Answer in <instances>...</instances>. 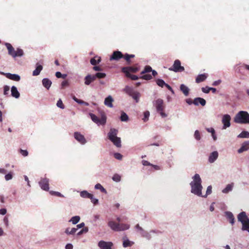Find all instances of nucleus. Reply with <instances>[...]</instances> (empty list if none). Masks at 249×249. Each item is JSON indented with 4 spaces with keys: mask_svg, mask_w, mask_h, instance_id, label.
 I'll return each instance as SVG.
<instances>
[{
    "mask_svg": "<svg viewBox=\"0 0 249 249\" xmlns=\"http://www.w3.org/2000/svg\"><path fill=\"white\" fill-rule=\"evenodd\" d=\"M218 153L217 151H214L212 152L209 158V161L210 162H213L217 158Z\"/></svg>",
    "mask_w": 249,
    "mask_h": 249,
    "instance_id": "b1692460",
    "label": "nucleus"
},
{
    "mask_svg": "<svg viewBox=\"0 0 249 249\" xmlns=\"http://www.w3.org/2000/svg\"><path fill=\"white\" fill-rule=\"evenodd\" d=\"M124 54L122 53L119 51H114L110 57V60H115L118 61L120 59L123 58Z\"/></svg>",
    "mask_w": 249,
    "mask_h": 249,
    "instance_id": "f8f14e48",
    "label": "nucleus"
},
{
    "mask_svg": "<svg viewBox=\"0 0 249 249\" xmlns=\"http://www.w3.org/2000/svg\"><path fill=\"white\" fill-rule=\"evenodd\" d=\"M69 85V83L67 81H64L61 83V86L62 88H64Z\"/></svg>",
    "mask_w": 249,
    "mask_h": 249,
    "instance_id": "69168bd1",
    "label": "nucleus"
},
{
    "mask_svg": "<svg viewBox=\"0 0 249 249\" xmlns=\"http://www.w3.org/2000/svg\"><path fill=\"white\" fill-rule=\"evenodd\" d=\"M156 83H157V84L161 87V88H163L164 86H165L166 83H165V82L162 80V79H158L157 81H156Z\"/></svg>",
    "mask_w": 249,
    "mask_h": 249,
    "instance_id": "a18cd8bd",
    "label": "nucleus"
},
{
    "mask_svg": "<svg viewBox=\"0 0 249 249\" xmlns=\"http://www.w3.org/2000/svg\"><path fill=\"white\" fill-rule=\"evenodd\" d=\"M134 244V242L130 241L129 240L127 239L123 242V247L124 248H126L128 247H131Z\"/></svg>",
    "mask_w": 249,
    "mask_h": 249,
    "instance_id": "72a5a7b5",
    "label": "nucleus"
},
{
    "mask_svg": "<svg viewBox=\"0 0 249 249\" xmlns=\"http://www.w3.org/2000/svg\"><path fill=\"white\" fill-rule=\"evenodd\" d=\"M65 249H73V246L71 244H68L65 247Z\"/></svg>",
    "mask_w": 249,
    "mask_h": 249,
    "instance_id": "774afa93",
    "label": "nucleus"
},
{
    "mask_svg": "<svg viewBox=\"0 0 249 249\" xmlns=\"http://www.w3.org/2000/svg\"><path fill=\"white\" fill-rule=\"evenodd\" d=\"M74 138L82 144H84L87 141L84 136L81 133L76 132L74 133Z\"/></svg>",
    "mask_w": 249,
    "mask_h": 249,
    "instance_id": "2eb2a0df",
    "label": "nucleus"
},
{
    "mask_svg": "<svg viewBox=\"0 0 249 249\" xmlns=\"http://www.w3.org/2000/svg\"><path fill=\"white\" fill-rule=\"evenodd\" d=\"M89 115L92 121L98 125H104L106 123L107 117L104 112L101 113V118H99L95 114L91 113H90Z\"/></svg>",
    "mask_w": 249,
    "mask_h": 249,
    "instance_id": "0eeeda50",
    "label": "nucleus"
},
{
    "mask_svg": "<svg viewBox=\"0 0 249 249\" xmlns=\"http://www.w3.org/2000/svg\"><path fill=\"white\" fill-rule=\"evenodd\" d=\"M206 102L205 99L200 97H197L193 100V104L196 106H198L200 104L202 106H205Z\"/></svg>",
    "mask_w": 249,
    "mask_h": 249,
    "instance_id": "f3484780",
    "label": "nucleus"
},
{
    "mask_svg": "<svg viewBox=\"0 0 249 249\" xmlns=\"http://www.w3.org/2000/svg\"><path fill=\"white\" fill-rule=\"evenodd\" d=\"M73 99L77 103H78V104H85V105L86 106H88L89 105V104L88 103H86V102H85L84 101H82V100H79L77 98H76L75 96H74L73 97Z\"/></svg>",
    "mask_w": 249,
    "mask_h": 249,
    "instance_id": "de8ad7c7",
    "label": "nucleus"
},
{
    "mask_svg": "<svg viewBox=\"0 0 249 249\" xmlns=\"http://www.w3.org/2000/svg\"><path fill=\"white\" fill-rule=\"evenodd\" d=\"M201 183V179L199 175L197 174H195L193 177V181L190 183L191 192L198 196H202L201 195L202 186Z\"/></svg>",
    "mask_w": 249,
    "mask_h": 249,
    "instance_id": "f257e3e1",
    "label": "nucleus"
},
{
    "mask_svg": "<svg viewBox=\"0 0 249 249\" xmlns=\"http://www.w3.org/2000/svg\"><path fill=\"white\" fill-rule=\"evenodd\" d=\"M231 119V116L228 114H225L223 116V118L222 119V122L223 124V129H226V128L230 126Z\"/></svg>",
    "mask_w": 249,
    "mask_h": 249,
    "instance_id": "ddd939ff",
    "label": "nucleus"
},
{
    "mask_svg": "<svg viewBox=\"0 0 249 249\" xmlns=\"http://www.w3.org/2000/svg\"><path fill=\"white\" fill-rule=\"evenodd\" d=\"M210 87L206 86V87L202 88L201 90L204 93H208L210 91Z\"/></svg>",
    "mask_w": 249,
    "mask_h": 249,
    "instance_id": "13d9d810",
    "label": "nucleus"
},
{
    "mask_svg": "<svg viewBox=\"0 0 249 249\" xmlns=\"http://www.w3.org/2000/svg\"><path fill=\"white\" fill-rule=\"evenodd\" d=\"M12 178H13V174L12 172H10L5 176V178L6 180H10Z\"/></svg>",
    "mask_w": 249,
    "mask_h": 249,
    "instance_id": "6e6d98bb",
    "label": "nucleus"
},
{
    "mask_svg": "<svg viewBox=\"0 0 249 249\" xmlns=\"http://www.w3.org/2000/svg\"><path fill=\"white\" fill-rule=\"evenodd\" d=\"M136 228L138 229L141 231V234L144 237H147L148 235V233L143 231L142 227H141L139 224H137L135 226Z\"/></svg>",
    "mask_w": 249,
    "mask_h": 249,
    "instance_id": "c9c22d12",
    "label": "nucleus"
},
{
    "mask_svg": "<svg viewBox=\"0 0 249 249\" xmlns=\"http://www.w3.org/2000/svg\"><path fill=\"white\" fill-rule=\"evenodd\" d=\"M101 61V58L100 57L95 56L93 58H92L90 60V63L94 66L96 65L97 64H99Z\"/></svg>",
    "mask_w": 249,
    "mask_h": 249,
    "instance_id": "c756f323",
    "label": "nucleus"
},
{
    "mask_svg": "<svg viewBox=\"0 0 249 249\" xmlns=\"http://www.w3.org/2000/svg\"><path fill=\"white\" fill-rule=\"evenodd\" d=\"M212 130V137L213 139V140L214 141H215L216 140V135L215 134V130L214 129H211Z\"/></svg>",
    "mask_w": 249,
    "mask_h": 249,
    "instance_id": "338daca9",
    "label": "nucleus"
},
{
    "mask_svg": "<svg viewBox=\"0 0 249 249\" xmlns=\"http://www.w3.org/2000/svg\"><path fill=\"white\" fill-rule=\"evenodd\" d=\"M39 185L42 190L48 191L49 190V179L46 178H41L39 182Z\"/></svg>",
    "mask_w": 249,
    "mask_h": 249,
    "instance_id": "9b49d317",
    "label": "nucleus"
},
{
    "mask_svg": "<svg viewBox=\"0 0 249 249\" xmlns=\"http://www.w3.org/2000/svg\"><path fill=\"white\" fill-rule=\"evenodd\" d=\"M19 153H20L24 157H26L28 155V152L26 150L19 149Z\"/></svg>",
    "mask_w": 249,
    "mask_h": 249,
    "instance_id": "603ef678",
    "label": "nucleus"
},
{
    "mask_svg": "<svg viewBox=\"0 0 249 249\" xmlns=\"http://www.w3.org/2000/svg\"><path fill=\"white\" fill-rule=\"evenodd\" d=\"M113 144L117 147H121V141L120 138L117 137L114 139L113 141H111Z\"/></svg>",
    "mask_w": 249,
    "mask_h": 249,
    "instance_id": "7c9ffc66",
    "label": "nucleus"
},
{
    "mask_svg": "<svg viewBox=\"0 0 249 249\" xmlns=\"http://www.w3.org/2000/svg\"><path fill=\"white\" fill-rule=\"evenodd\" d=\"M7 77L16 81H18L20 80V76L16 74L7 73Z\"/></svg>",
    "mask_w": 249,
    "mask_h": 249,
    "instance_id": "c85d7f7f",
    "label": "nucleus"
},
{
    "mask_svg": "<svg viewBox=\"0 0 249 249\" xmlns=\"http://www.w3.org/2000/svg\"><path fill=\"white\" fill-rule=\"evenodd\" d=\"M118 130L115 128H111L108 133V138L109 140L113 141V139L117 138Z\"/></svg>",
    "mask_w": 249,
    "mask_h": 249,
    "instance_id": "dca6fc26",
    "label": "nucleus"
},
{
    "mask_svg": "<svg viewBox=\"0 0 249 249\" xmlns=\"http://www.w3.org/2000/svg\"><path fill=\"white\" fill-rule=\"evenodd\" d=\"M93 75H94L95 79L97 78H99V79H101V78H105L106 76V74L105 73L97 72Z\"/></svg>",
    "mask_w": 249,
    "mask_h": 249,
    "instance_id": "4c0bfd02",
    "label": "nucleus"
},
{
    "mask_svg": "<svg viewBox=\"0 0 249 249\" xmlns=\"http://www.w3.org/2000/svg\"><path fill=\"white\" fill-rule=\"evenodd\" d=\"M112 179L118 182L121 180V176L118 174H114L112 177Z\"/></svg>",
    "mask_w": 249,
    "mask_h": 249,
    "instance_id": "8fccbe9b",
    "label": "nucleus"
},
{
    "mask_svg": "<svg viewBox=\"0 0 249 249\" xmlns=\"http://www.w3.org/2000/svg\"><path fill=\"white\" fill-rule=\"evenodd\" d=\"M91 200V201L94 204H97L98 203V200L97 199L94 198L93 197V196L92 195V198H89Z\"/></svg>",
    "mask_w": 249,
    "mask_h": 249,
    "instance_id": "e2e57ef3",
    "label": "nucleus"
},
{
    "mask_svg": "<svg viewBox=\"0 0 249 249\" xmlns=\"http://www.w3.org/2000/svg\"><path fill=\"white\" fill-rule=\"evenodd\" d=\"M249 149V141L244 142L241 147L238 150L239 153H241Z\"/></svg>",
    "mask_w": 249,
    "mask_h": 249,
    "instance_id": "aec40b11",
    "label": "nucleus"
},
{
    "mask_svg": "<svg viewBox=\"0 0 249 249\" xmlns=\"http://www.w3.org/2000/svg\"><path fill=\"white\" fill-rule=\"evenodd\" d=\"M49 193L52 196H58V197H64L63 195H62L60 193H59L58 192L50 191L49 192Z\"/></svg>",
    "mask_w": 249,
    "mask_h": 249,
    "instance_id": "37998d69",
    "label": "nucleus"
},
{
    "mask_svg": "<svg viewBox=\"0 0 249 249\" xmlns=\"http://www.w3.org/2000/svg\"><path fill=\"white\" fill-rule=\"evenodd\" d=\"M80 217L79 216H73L71 220H70V222H71L72 224H77L80 220Z\"/></svg>",
    "mask_w": 249,
    "mask_h": 249,
    "instance_id": "58836bf2",
    "label": "nucleus"
},
{
    "mask_svg": "<svg viewBox=\"0 0 249 249\" xmlns=\"http://www.w3.org/2000/svg\"><path fill=\"white\" fill-rule=\"evenodd\" d=\"M95 80L93 75L88 74L84 78V83L86 85H89Z\"/></svg>",
    "mask_w": 249,
    "mask_h": 249,
    "instance_id": "a211bd4d",
    "label": "nucleus"
},
{
    "mask_svg": "<svg viewBox=\"0 0 249 249\" xmlns=\"http://www.w3.org/2000/svg\"><path fill=\"white\" fill-rule=\"evenodd\" d=\"M108 226L113 231H121L129 229V226L125 224L117 223L113 221H110L108 223Z\"/></svg>",
    "mask_w": 249,
    "mask_h": 249,
    "instance_id": "423d86ee",
    "label": "nucleus"
},
{
    "mask_svg": "<svg viewBox=\"0 0 249 249\" xmlns=\"http://www.w3.org/2000/svg\"><path fill=\"white\" fill-rule=\"evenodd\" d=\"M142 75L141 77V78L142 79H144L146 80H150L152 78V75L149 74H142Z\"/></svg>",
    "mask_w": 249,
    "mask_h": 249,
    "instance_id": "c03bdc74",
    "label": "nucleus"
},
{
    "mask_svg": "<svg viewBox=\"0 0 249 249\" xmlns=\"http://www.w3.org/2000/svg\"><path fill=\"white\" fill-rule=\"evenodd\" d=\"M5 45L8 50V54L12 57L15 58L16 57H21L23 55V51L20 48H17L15 51L14 47L10 43H5Z\"/></svg>",
    "mask_w": 249,
    "mask_h": 249,
    "instance_id": "39448f33",
    "label": "nucleus"
},
{
    "mask_svg": "<svg viewBox=\"0 0 249 249\" xmlns=\"http://www.w3.org/2000/svg\"><path fill=\"white\" fill-rule=\"evenodd\" d=\"M180 89L186 96H187L189 94V89L185 85L181 84L180 86Z\"/></svg>",
    "mask_w": 249,
    "mask_h": 249,
    "instance_id": "393cba45",
    "label": "nucleus"
},
{
    "mask_svg": "<svg viewBox=\"0 0 249 249\" xmlns=\"http://www.w3.org/2000/svg\"><path fill=\"white\" fill-rule=\"evenodd\" d=\"M144 117L142 119L144 122H146L148 120V118L150 115V113L148 111H146L143 113Z\"/></svg>",
    "mask_w": 249,
    "mask_h": 249,
    "instance_id": "09e8293b",
    "label": "nucleus"
},
{
    "mask_svg": "<svg viewBox=\"0 0 249 249\" xmlns=\"http://www.w3.org/2000/svg\"><path fill=\"white\" fill-rule=\"evenodd\" d=\"M142 163L144 166H151L152 165V164L150 163L149 161L145 160H142Z\"/></svg>",
    "mask_w": 249,
    "mask_h": 249,
    "instance_id": "680f3d73",
    "label": "nucleus"
},
{
    "mask_svg": "<svg viewBox=\"0 0 249 249\" xmlns=\"http://www.w3.org/2000/svg\"><path fill=\"white\" fill-rule=\"evenodd\" d=\"M234 122L238 124H249V114L245 111H239L234 117Z\"/></svg>",
    "mask_w": 249,
    "mask_h": 249,
    "instance_id": "f03ea898",
    "label": "nucleus"
},
{
    "mask_svg": "<svg viewBox=\"0 0 249 249\" xmlns=\"http://www.w3.org/2000/svg\"><path fill=\"white\" fill-rule=\"evenodd\" d=\"M212 187L211 186H209L208 187H207V191H206V194L203 196V197H206L208 195H209L210 194H211L212 193Z\"/></svg>",
    "mask_w": 249,
    "mask_h": 249,
    "instance_id": "bf43d9fd",
    "label": "nucleus"
},
{
    "mask_svg": "<svg viewBox=\"0 0 249 249\" xmlns=\"http://www.w3.org/2000/svg\"><path fill=\"white\" fill-rule=\"evenodd\" d=\"M80 196L83 198H92V194L88 193L86 191H82L80 193Z\"/></svg>",
    "mask_w": 249,
    "mask_h": 249,
    "instance_id": "2f4dec72",
    "label": "nucleus"
},
{
    "mask_svg": "<svg viewBox=\"0 0 249 249\" xmlns=\"http://www.w3.org/2000/svg\"><path fill=\"white\" fill-rule=\"evenodd\" d=\"M239 138H249V132L246 131H242L238 136Z\"/></svg>",
    "mask_w": 249,
    "mask_h": 249,
    "instance_id": "e433bc0d",
    "label": "nucleus"
},
{
    "mask_svg": "<svg viewBox=\"0 0 249 249\" xmlns=\"http://www.w3.org/2000/svg\"><path fill=\"white\" fill-rule=\"evenodd\" d=\"M152 68L150 66H146L144 70L141 72V74H143L146 73L151 72L152 71Z\"/></svg>",
    "mask_w": 249,
    "mask_h": 249,
    "instance_id": "79ce46f5",
    "label": "nucleus"
},
{
    "mask_svg": "<svg viewBox=\"0 0 249 249\" xmlns=\"http://www.w3.org/2000/svg\"><path fill=\"white\" fill-rule=\"evenodd\" d=\"M10 88L8 86H5L4 87V94L7 95L9 93Z\"/></svg>",
    "mask_w": 249,
    "mask_h": 249,
    "instance_id": "052dcab7",
    "label": "nucleus"
},
{
    "mask_svg": "<svg viewBox=\"0 0 249 249\" xmlns=\"http://www.w3.org/2000/svg\"><path fill=\"white\" fill-rule=\"evenodd\" d=\"M55 76L57 78H65L67 75H66V74L62 75L60 72L57 71L55 73Z\"/></svg>",
    "mask_w": 249,
    "mask_h": 249,
    "instance_id": "5fc2aeb1",
    "label": "nucleus"
},
{
    "mask_svg": "<svg viewBox=\"0 0 249 249\" xmlns=\"http://www.w3.org/2000/svg\"><path fill=\"white\" fill-rule=\"evenodd\" d=\"M140 69L138 64H135L133 66L124 67L122 68L121 71L125 74H131L132 73H136Z\"/></svg>",
    "mask_w": 249,
    "mask_h": 249,
    "instance_id": "1a4fd4ad",
    "label": "nucleus"
},
{
    "mask_svg": "<svg viewBox=\"0 0 249 249\" xmlns=\"http://www.w3.org/2000/svg\"><path fill=\"white\" fill-rule=\"evenodd\" d=\"M165 87H166L170 91H171L173 94L174 93V91L173 89L170 85H169L168 84L166 83Z\"/></svg>",
    "mask_w": 249,
    "mask_h": 249,
    "instance_id": "0e129e2a",
    "label": "nucleus"
},
{
    "mask_svg": "<svg viewBox=\"0 0 249 249\" xmlns=\"http://www.w3.org/2000/svg\"><path fill=\"white\" fill-rule=\"evenodd\" d=\"M169 70L171 71H173L176 72H182L184 71V67L181 65V62L178 59H176L172 67L170 68Z\"/></svg>",
    "mask_w": 249,
    "mask_h": 249,
    "instance_id": "9d476101",
    "label": "nucleus"
},
{
    "mask_svg": "<svg viewBox=\"0 0 249 249\" xmlns=\"http://www.w3.org/2000/svg\"><path fill=\"white\" fill-rule=\"evenodd\" d=\"M95 188L100 190L102 193H107L106 190L99 183H97L95 185Z\"/></svg>",
    "mask_w": 249,
    "mask_h": 249,
    "instance_id": "a19ab883",
    "label": "nucleus"
},
{
    "mask_svg": "<svg viewBox=\"0 0 249 249\" xmlns=\"http://www.w3.org/2000/svg\"><path fill=\"white\" fill-rule=\"evenodd\" d=\"M114 157L115 159H116L117 160H122V159L123 158V156L119 153H115L114 154Z\"/></svg>",
    "mask_w": 249,
    "mask_h": 249,
    "instance_id": "4d7b16f0",
    "label": "nucleus"
},
{
    "mask_svg": "<svg viewBox=\"0 0 249 249\" xmlns=\"http://www.w3.org/2000/svg\"><path fill=\"white\" fill-rule=\"evenodd\" d=\"M77 229L75 228H73L71 229L70 228H67L65 230V233L67 234H74L77 231Z\"/></svg>",
    "mask_w": 249,
    "mask_h": 249,
    "instance_id": "473e14b6",
    "label": "nucleus"
},
{
    "mask_svg": "<svg viewBox=\"0 0 249 249\" xmlns=\"http://www.w3.org/2000/svg\"><path fill=\"white\" fill-rule=\"evenodd\" d=\"M57 106L62 109H64L65 108V106L64 105L62 100L59 99L56 104Z\"/></svg>",
    "mask_w": 249,
    "mask_h": 249,
    "instance_id": "3c124183",
    "label": "nucleus"
},
{
    "mask_svg": "<svg viewBox=\"0 0 249 249\" xmlns=\"http://www.w3.org/2000/svg\"><path fill=\"white\" fill-rule=\"evenodd\" d=\"M153 105L156 107L157 111L162 118L167 116L166 114L164 112L165 106L162 99L159 98L154 101Z\"/></svg>",
    "mask_w": 249,
    "mask_h": 249,
    "instance_id": "7ed1b4c3",
    "label": "nucleus"
},
{
    "mask_svg": "<svg viewBox=\"0 0 249 249\" xmlns=\"http://www.w3.org/2000/svg\"><path fill=\"white\" fill-rule=\"evenodd\" d=\"M134 57V54H129L126 53L124 54L123 58H124V60L126 61L127 64L130 65L132 63L131 59L133 58Z\"/></svg>",
    "mask_w": 249,
    "mask_h": 249,
    "instance_id": "6ab92c4d",
    "label": "nucleus"
},
{
    "mask_svg": "<svg viewBox=\"0 0 249 249\" xmlns=\"http://www.w3.org/2000/svg\"><path fill=\"white\" fill-rule=\"evenodd\" d=\"M113 102V99L112 97L109 95L108 97H107L104 101V104L106 106L109 107H113V104L112 102Z\"/></svg>",
    "mask_w": 249,
    "mask_h": 249,
    "instance_id": "4be33fe9",
    "label": "nucleus"
},
{
    "mask_svg": "<svg viewBox=\"0 0 249 249\" xmlns=\"http://www.w3.org/2000/svg\"><path fill=\"white\" fill-rule=\"evenodd\" d=\"M125 75L126 77L129 78L132 80H137L139 79L138 76H137V75H133L131 74H125Z\"/></svg>",
    "mask_w": 249,
    "mask_h": 249,
    "instance_id": "49530a36",
    "label": "nucleus"
},
{
    "mask_svg": "<svg viewBox=\"0 0 249 249\" xmlns=\"http://www.w3.org/2000/svg\"><path fill=\"white\" fill-rule=\"evenodd\" d=\"M120 119L122 121L126 122L128 121V117L125 112H122L121 113Z\"/></svg>",
    "mask_w": 249,
    "mask_h": 249,
    "instance_id": "ea45409f",
    "label": "nucleus"
},
{
    "mask_svg": "<svg viewBox=\"0 0 249 249\" xmlns=\"http://www.w3.org/2000/svg\"><path fill=\"white\" fill-rule=\"evenodd\" d=\"M226 216L228 219H229L230 222L232 224H234V217L231 212H226L225 213Z\"/></svg>",
    "mask_w": 249,
    "mask_h": 249,
    "instance_id": "bb28decb",
    "label": "nucleus"
},
{
    "mask_svg": "<svg viewBox=\"0 0 249 249\" xmlns=\"http://www.w3.org/2000/svg\"><path fill=\"white\" fill-rule=\"evenodd\" d=\"M11 95L13 97L18 98L20 96V94L18 91L17 88L15 86H13L11 88Z\"/></svg>",
    "mask_w": 249,
    "mask_h": 249,
    "instance_id": "a878e982",
    "label": "nucleus"
},
{
    "mask_svg": "<svg viewBox=\"0 0 249 249\" xmlns=\"http://www.w3.org/2000/svg\"><path fill=\"white\" fill-rule=\"evenodd\" d=\"M194 136L196 140H200V138H201L200 134V133L198 130H196L195 131V134H194Z\"/></svg>",
    "mask_w": 249,
    "mask_h": 249,
    "instance_id": "864d4df0",
    "label": "nucleus"
},
{
    "mask_svg": "<svg viewBox=\"0 0 249 249\" xmlns=\"http://www.w3.org/2000/svg\"><path fill=\"white\" fill-rule=\"evenodd\" d=\"M36 69L33 72V76H37V75H39L40 71L43 69L42 66L40 64H39L38 63H36Z\"/></svg>",
    "mask_w": 249,
    "mask_h": 249,
    "instance_id": "5701e85b",
    "label": "nucleus"
},
{
    "mask_svg": "<svg viewBox=\"0 0 249 249\" xmlns=\"http://www.w3.org/2000/svg\"><path fill=\"white\" fill-rule=\"evenodd\" d=\"M113 244L111 242L100 241L98 243V246L101 249H111Z\"/></svg>",
    "mask_w": 249,
    "mask_h": 249,
    "instance_id": "4468645a",
    "label": "nucleus"
},
{
    "mask_svg": "<svg viewBox=\"0 0 249 249\" xmlns=\"http://www.w3.org/2000/svg\"><path fill=\"white\" fill-rule=\"evenodd\" d=\"M232 187H233V185L232 184H228L227 185L226 188L222 190V192L223 193H226V194L228 193V192H229L230 191L232 190Z\"/></svg>",
    "mask_w": 249,
    "mask_h": 249,
    "instance_id": "f704fd0d",
    "label": "nucleus"
},
{
    "mask_svg": "<svg viewBox=\"0 0 249 249\" xmlns=\"http://www.w3.org/2000/svg\"><path fill=\"white\" fill-rule=\"evenodd\" d=\"M208 77V74L206 73L201 74L198 75L196 78V82L197 83L204 81Z\"/></svg>",
    "mask_w": 249,
    "mask_h": 249,
    "instance_id": "412c9836",
    "label": "nucleus"
},
{
    "mask_svg": "<svg viewBox=\"0 0 249 249\" xmlns=\"http://www.w3.org/2000/svg\"><path fill=\"white\" fill-rule=\"evenodd\" d=\"M42 84L45 88L49 89L52 85V82L48 78H44L42 80Z\"/></svg>",
    "mask_w": 249,
    "mask_h": 249,
    "instance_id": "cd10ccee",
    "label": "nucleus"
},
{
    "mask_svg": "<svg viewBox=\"0 0 249 249\" xmlns=\"http://www.w3.org/2000/svg\"><path fill=\"white\" fill-rule=\"evenodd\" d=\"M237 219L238 221L242 224V230L247 231L249 232V218L247 216L246 213L242 212L238 214Z\"/></svg>",
    "mask_w": 249,
    "mask_h": 249,
    "instance_id": "20e7f679",
    "label": "nucleus"
},
{
    "mask_svg": "<svg viewBox=\"0 0 249 249\" xmlns=\"http://www.w3.org/2000/svg\"><path fill=\"white\" fill-rule=\"evenodd\" d=\"M124 90L126 93L131 96L136 101V103L139 102V98L141 96L139 92L134 91L132 88L128 86H126Z\"/></svg>",
    "mask_w": 249,
    "mask_h": 249,
    "instance_id": "6e6552de",
    "label": "nucleus"
}]
</instances>
